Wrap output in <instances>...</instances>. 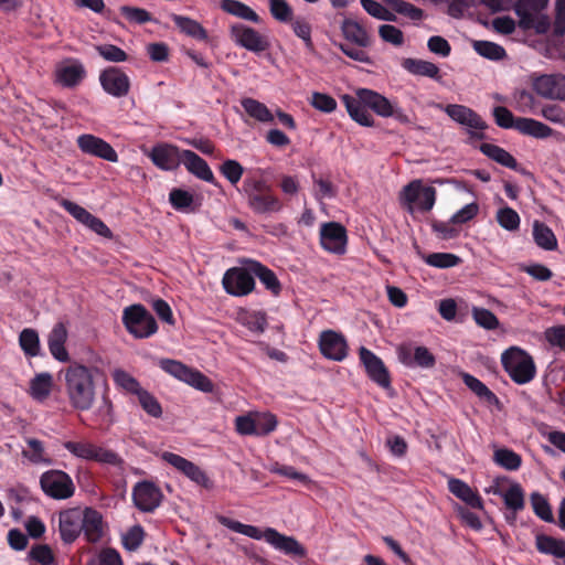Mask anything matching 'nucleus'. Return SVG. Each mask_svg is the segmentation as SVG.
Returning a JSON list of instances; mask_svg holds the SVG:
<instances>
[{
	"label": "nucleus",
	"instance_id": "a211bd4d",
	"mask_svg": "<svg viewBox=\"0 0 565 565\" xmlns=\"http://www.w3.org/2000/svg\"><path fill=\"white\" fill-rule=\"evenodd\" d=\"M60 205L68 212L77 222L105 238H111L110 228L97 216L89 213L86 209L75 202L63 199Z\"/></svg>",
	"mask_w": 565,
	"mask_h": 565
},
{
	"label": "nucleus",
	"instance_id": "7c9ffc66",
	"mask_svg": "<svg viewBox=\"0 0 565 565\" xmlns=\"http://www.w3.org/2000/svg\"><path fill=\"white\" fill-rule=\"evenodd\" d=\"M448 490L469 507L478 510L483 509L481 497L465 481L450 478L448 480Z\"/></svg>",
	"mask_w": 565,
	"mask_h": 565
},
{
	"label": "nucleus",
	"instance_id": "f704fd0d",
	"mask_svg": "<svg viewBox=\"0 0 565 565\" xmlns=\"http://www.w3.org/2000/svg\"><path fill=\"white\" fill-rule=\"evenodd\" d=\"M53 376L47 372L36 374L30 381L29 394L36 402H44L51 395Z\"/></svg>",
	"mask_w": 565,
	"mask_h": 565
},
{
	"label": "nucleus",
	"instance_id": "39448f33",
	"mask_svg": "<svg viewBox=\"0 0 565 565\" xmlns=\"http://www.w3.org/2000/svg\"><path fill=\"white\" fill-rule=\"evenodd\" d=\"M495 124L503 129H515L520 134L536 139H546L553 136L554 130L547 125L527 117H514L507 107L497 106L493 108Z\"/></svg>",
	"mask_w": 565,
	"mask_h": 565
},
{
	"label": "nucleus",
	"instance_id": "864d4df0",
	"mask_svg": "<svg viewBox=\"0 0 565 565\" xmlns=\"http://www.w3.org/2000/svg\"><path fill=\"white\" fill-rule=\"evenodd\" d=\"M497 222L501 227L509 232L518 231L520 227V216L512 207L505 206L497 212Z\"/></svg>",
	"mask_w": 565,
	"mask_h": 565
},
{
	"label": "nucleus",
	"instance_id": "cd10ccee",
	"mask_svg": "<svg viewBox=\"0 0 565 565\" xmlns=\"http://www.w3.org/2000/svg\"><path fill=\"white\" fill-rule=\"evenodd\" d=\"M68 338L67 328L63 322L54 324L47 335V347L52 356L60 362H67L70 354L65 348Z\"/></svg>",
	"mask_w": 565,
	"mask_h": 565
},
{
	"label": "nucleus",
	"instance_id": "338daca9",
	"mask_svg": "<svg viewBox=\"0 0 565 565\" xmlns=\"http://www.w3.org/2000/svg\"><path fill=\"white\" fill-rule=\"evenodd\" d=\"M143 537V529L140 525H135L122 535V544L128 551H136L142 544Z\"/></svg>",
	"mask_w": 565,
	"mask_h": 565
},
{
	"label": "nucleus",
	"instance_id": "4c0bfd02",
	"mask_svg": "<svg viewBox=\"0 0 565 565\" xmlns=\"http://www.w3.org/2000/svg\"><path fill=\"white\" fill-rule=\"evenodd\" d=\"M171 20L174 22L178 29L188 36L200 41L207 40L206 30L198 21L180 14H171Z\"/></svg>",
	"mask_w": 565,
	"mask_h": 565
},
{
	"label": "nucleus",
	"instance_id": "c9c22d12",
	"mask_svg": "<svg viewBox=\"0 0 565 565\" xmlns=\"http://www.w3.org/2000/svg\"><path fill=\"white\" fill-rule=\"evenodd\" d=\"M403 67L413 75L425 76L436 81L440 79L439 67L429 61L405 58Z\"/></svg>",
	"mask_w": 565,
	"mask_h": 565
},
{
	"label": "nucleus",
	"instance_id": "f257e3e1",
	"mask_svg": "<svg viewBox=\"0 0 565 565\" xmlns=\"http://www.w3.org/2000/svg\"><path fill=\"white\" fill-rule=\"evenodd\" d=\"M105 381V372L98 365L71 363L64 370L65 393L70 405L79 412L89 411L96 402V381Z\"/></svg>",
	"mask_w": 565,
	"mask_h": 565
},
{
	"label": "nucleus",
	"instance_id": "72a5a7b5",
	"mask_svg": "<svg viewBox=\"0 0 565 565\" xmlns=\"http://www.w3.org/2000/svg\"><path fill=\"white\" fill-rule=\"evenodd\" d=\"M341 31L343 36L356 46L367 47L371 45V38L367 31L354 20L345 19L342 22Z\"/></svg>",
	"mask_w": 565,
	"mask_h": 565
},
{
	"label": "nucleus",
	"instance_id": "dca6fc26",
	"mask_svg": "<svg viewBox=\"0 0 565 565\" xmlns=\"http://www.w3.org/2000/svg\"><path fill=\"white\" fill-rule=\"evenodd\" d=\"M532 87L543 98L552 100H565V75L543 74L532 75Z\"/></svg>",
	"mask_w": 565,
	"mask_h": 565
},
{
	"label": "nucleus",
	"instance_id": "393cba45",
	"mask_svg": "<svg viewBox=\"0 0 565 565\" xmlns=\"http://www.w3.org/2000/svg\"><path fill=\"white\" fill-rule=\"evenodd\" d=\"M58 527L64 543H73L83 529V513L81 509H68L60 513Z\"/></svg>",
	"mask_w": 565,
	"mask_h": 565
},
{
	"label": "nucleus",
	"instance_id": "09e8293b",
	"mask_svg": "<svg viewBox=\"0 0 565 565\" xmlns=\"http://www.w3.org/2000/svg\"><path fill=\"white\" fill-rule=\"evenodd\" d=\"M28 449L22 451L24 458L29 459L32 463H45L50 465L51 459L45 452L44 445L41 440L35 438L26 439Z\"/></svg>",
	"mask_w": 565,
	"mask_h": 565
},
{
	"label": "nucleus",
	"instance_id": "8fccbe9b",
	"mask_svg": "<svg viewBox=\"0 0 565 565\" xmlns=\"http://www.w3.org/2000/svg\"><path fill=\"white\" fill-rule=\"evenodd\" d=\"M113 380L115 385L126 393L137 395L142 390L137 379L122 369H115L113 371Z\"/></svg>",
	"mask_w": 565,
	"mask_h": 565
},
{
	"label": "nucleus",
	"instance_id": "2eb2a0df",
	"mask_svg": "<svg viewBox=\"0 0 565 565\" xmlns=\"http://www.w3.org/2000/svg\"><path fill=\"white\" fill-rule=\"evenodd\" d=\"M222 285L228 295L244 297L254 290L255 280L249 267H232L225 271Z\"/></svg>",
	"mask_w": 565,
	"mask_h": 565
},
{
	"label": "nucleus",
	"instance_id": "79ce46f5",
	"mask_svg": "<svg viewBox=\"0 0 565 565\" xmlns=\"http://www.w3.org/2000/svg\"><path fill=\"white\" fill-rule=\"evenodd\" d=\"M19 345L28 358L40 355L41 342L38 331L32 328L23 329L19 334Z\"/></svg>",
	"mask_w": 565,
	"mask_h": 565
},
{
	"label": "nucleus",
	"instance_id": "e2e57ef3",
	"mask_svg": "<svg viewBox=\"0 0 565 565\" xmlns=\"http://www.w3.org/2000/svg\"><path fill=\"white\" fill-rule=\"evenodd\" d=\"M472 317L478 326L487 330H493L499 326L498 318L488 309L475 307Z\"/></svg>",
	"mask_w": 565,
	"mask_h": 565
},
{
	"label": "nucleus",
	"instance_id": "ddd939ff",
	"mask_svg": "<svg viewBox=\"0 0 565 565\" xmlns=\"http://www.w3.org/2000/svg\"><path fill=\"white\" fill-rule=\"evenodd\" d=\"M40 486L43 492L55 500H65L75 492L72 478L62 470H49L41 475Z\"/></svg>",
	"mask_w": 565,
	"mask_h": 565
},
{
	"label": "nucleus",
	"instance_id": "69168bd1",
	"mask_svg": "<svg viewBox=\"0 0 565 565\" xmlns=\"http://www.w3.org/2000/svg\"><path fill=\"white\" fill-rule=\"evenodd\" d=\"M96 51L103 58L114 63L125 62L128 58L126 52L114 44L97 45Z\"/></svg>",
	"mask_w": 565,
	"mask_h": 565
},
{
	"label": "nucleus",
	"instance_id": "5fc2aeb1",
	"mask_svg": "<svg viewBox=\"0 0 565 565\" xmlns=\"http://www.w3.org/2000/svg\"><path fill=\"white\" fill-rule=\"evenodd\" d=\"M424 260L427 265L437 268H450L460 263V258L451 253H431Z\"/></svg>",
	"mask_w": 565,
	"mask_h": 565
},
{
	"label": "nucleus",
	"instance_id": "ea45409f",
	"mask_svg": "<svg viewBox=\"0 0 565 565\" xmlns=\"http://www.w3.org/2000/svg\"><path fill=\"white\" fill-rule=\"evenodd\" d=\"M533 238L535 244L545 250H555L558 246L554 232L544 223H533Z\"/></svg>",
	"mask_w": 565,
	"mask_h": 565
},
{
	"label": "nucleus",
	"instance_id": "13d9d810",
	"mask_svg": "<svg viewBox=\"0 0 565 565\" xmlns=\"http://www.w3.org/2000/svg\"><path fill=\"white\" fill-rule=\"evenodd\" d=\"M269 471L271 473L280 475L286 478L297 480L306 486H309L312 483L309 476L297 471L292 466L279 465L278 462H276L269 467Z\"/></svg>",
	"mask_w": 565,
	"mask_h": 565
},
{
	"label": "nucleus",
	"instance_id": "f03ea898",
	"mask_svg": "<svg viewBox=\"0 0 565 565\" xmlns=\"http://www.w3.org/2000/svg\"><path fill=\"white\" fill-rule=\"evenodd\" d=\"M341 102L350 117L361 126L371 127L374 124L367 108L381 117H399V113L385 96L369 88H358L353 95L344 94L341 96Z\"/></svg>",
	"mask_w": 565,
	"mask_h": 565
},
{
	"label": "nucleus",
	"instance_id": "7ed1b4c3",
	"mask_svg": "<svg viewBox=\"0 0 565 565\" xmlns=\"http://www.w3.org/2000/svg\"><path fill=\"white\" fill-rule=\"evenodd\" d=\"M216 519L222 525L236 533L254 540H265L271 547L285 555L300 558L307 555L303 545L294 536L281 534L274 527H266L264 531H260L257 526L244 524L224 515H217Z\"/></svg>",
	"mask_w": 565,
	"mask_h": 565
},
{
	"label": "nucleus",
	"instance_id": "9d476101",
	"mask_svg": "<svg viewBox=\"0 0 565 565\" xmlns=\"http://www.w3.org/2000/svg\"><path fill=\"white\" fill-rule=\"evenodd\" d=\"M158 364L171 376L189 384L199 391L205 393L213 391V383L207 376L198 370L189 367L180 361L172 359H161Z\"/></svg>",
	"mask_w": 565,
	"mask_h": 565
},
{
	"label": "nucleus",
	"instance_id": "4be33fe9",
	"mask_svg": "<svg viewBox=\"0 0 565 565\" xmlns=\"http://www.w3.org/2000/svg\"><path fill=\"white\" fill-rule=\"evenodd\" d=\"M359 355L369 377L381 387H390L391 379L383 361L365 347L360 348Z\"/></svg>",
	"mask_w": 565,
	"mask_h": 565
},
{
	"label": "nucleus",
	"instance_id": "4468645a",
	"mask_svg": "<svg viewBox=\"0 0 565 565\" xmlns=\"http://www.w3.org/2000/svg\"><path fill=\"white\" fill-rule=\"evenodd\" d=\"M230 35L236 45L256 54L270 47V42L266 35L243 23L232 24Z\"/></svg>",
	"mask_w": 565,
	"mask_h": 565
},
{
	"label": "nucleus",
	"instance_id": "e433bc0d",
	"mask_svg": "<svg viewBox=\"0 0 565 565\" xmlns=\"http://www.w3.org/2000/svg\"><path fill=\"white\" fill-rule=\"evenodd\" d=\"M220 8L236 18L242 20L250 21L254 23H259V15L247 4L238 1V0H221Z\"/></svg>",
	"mask_w": 565,
	"mask_h": 565
},
{
	"label": "nucleus",
	"instance_id": "0e129e2a",
	"mask_svg": "<svg viewBox=\"0 0 565 565\" xmlns=\"http://www.w3.org/2000/svg\"><path fill=\"white\" fill-rule=\"evenodd\" d=\"M171 205L178 211H188L193 204V195L181 189H173L169 194Z\"/></svg>",
	"mask_w": 565,
	"mask_h": 565
},
{
	"label": "nucleus",
	"instance_id": "f3484780",
	"mask_svg": "<svg viewBox=\"0 0 565 565\" xmlns=\"http://www.w3.org/2000/svg\"><path fill=\"white\" fill-rule=\"evenodd\" d=\"M99 83L104 92L115 98L126 97L131 87L130 77L116 66H109L102 71Z\"/></svg>",
	"mask_w": 565,
	"mask_h": 565
},
{
	"label": "nucleus",
	"instance_id": "37998d69",
	"mask_svg": "<svg viewBox=\"0 0 565 565\" xmlns=\"http://www.w3.org/2000/svg\"><path fill=\"white\" fill-rule=\"evenodd\" d=\"M241 105L248 116L260 122H273L274 115L268 107L257 99L246 97L241 100Z\"/></svg>",
	"mask_w": 565,
	"mask_h": 565
},
{
	"label": "nucleus",
	"instance_id": "052dcab7",
	"mask_svg": "<svg viewBox=\"0 0 565 565\" xmlns=\"http://www.w3.org/2000/svg\"><path fill=\"white\" fill-rule=\"evenodd\" d=\"M531 503L535 514L545 522H553V513L547 500L537 492L531 494Z\"/></svg>",
	"mask_w": 565,
	"mask_h": 565
},
{
	"label": "nucleus",
	"instance_id": "c03bdc74",
	"mask_svg": "<svg viewBox=\"0 0 565 565\" xmlns=\"http://www.w3.org/2000/svg\"><path fill=\"white\" fill-rule=\"evenodd\" d=\"M237 321L257 334L263 333L267 328L266 313L263 311H242L238 313Z\"/></svg>",
	"mask_w": 565,
	"mask_h": 565
},
{
	"label": "nucleus",
	"instance_id": "c756f323",
	"mask_svg": "<svg viewBox=\"0 0 565 565\" xmlns=\"http://www.w3.org/2000/svg\"><path fill=\"white\" fill-rule=\"evenodd\" d=\"M181 163H183L186 170L196 178L205 182L216 184L214 174L207 162L195 152L191 150H183Z\"/></svg>",
	"mask_w": 565,
	"mask_h": 565
},
{
	"label": "nucleus",
	"instance_id": "de8ad7c7",
	"mask_svg": "<svg viewBox=\"0 0 565 565\" xmlns=\"http://www.w3.org/2000/svg\"><path fill=\"white\" fill-rule=\"evenodd\" d=\"M493 461L509 471H515L522 465L521 456L509 448L495 449L493 454Z\"/></svg>",
	"mask_w": 565,
	"mask_h": 565
},
{
	"label": "nucleus",
	"instance_id": "b1692460",
	"mask_svg": "<svg viewBox=\"0 0 565 565\" xmlns=\"http://www.w3.org/2000/svg\"><path fill=\"white\" fill-rule=\"evenodd\" d=\"M182 156L183 150L170 143H159L149 153L152 163L164 171L175 170L181 164Z\"/></svg>",
	"mask_w": 565,
	"mask_h": 565
},
{
	"label": "nucleus",
	"instance_id": "aec40b11",
	"mask_svg": "<svg viewBox=\"0 0 565 565\" xmlns=\"http://www.w3.org/2000/svg\"><path fill=\"white\" fill-rule=\"evenodd\" d=\"M319 349L324 358L332 361H343L348 355L345 338L333 330H326L320 333Z\"/></svg>",
	"mask_w": 565,
	"mask_h": 565
},
{
	"label": "nucleus",
	"instance_id": "6e6d98bb",
	"mask_svg": "<svg viewBox=\"0 0 565 565\" xmlns=\"http://www.w3.org/2000/svg\"><path fill=\"white\" fill-rule=\"evenodd\" d=\"M220 172L233 185H236L243 177V166L233 159L225 160L221 167Z\"/></svg>",
	"mask_w": 565,
	"mask_h": 565
},
{
	"label": "nucleus",
	"instance_id": "58836bf2",
	"mask_svg": "<svg viewBox=\"0 0 565 565\" xmlns=\"http://www.w3.org/2000/svg\"><path fill=\"white\" fill-rule=\"evenodd\" d=\"M536 550L546 555L557 558L565 557V541L555 539L546 534H537L535 536Z\"/></svg>",
	"mask_w": 565,
	"mask_h": 565
},
{
	"label": "nucleus",
	"instance_id": "1a4fd4ad",
	"mask_svg": "<svg viewBox=\"0 0 565 565\" xmlns=\"http://www.w3.org/2000/svg\"><path fill=\"white\" fill-rule=\"evenodd\" d=\"M158 364L171 376L189 384L199 391L205 393L213 391V383L207 376L198 370L189 367L180 361L172 359H161Z\"/></svg>",
	"mask_w": 565,
	"mask_h": 565
},
{
	"label": "nucleus",
	"instance_id": "774afa93",
	"mask_svg": "<svg viewBox=\"0 0 565 565\" xmlns=\"http://www.w3.org/2000/svg\"><path fill=\"white\" fill-rule=\"evenodd\" d=\"M379 34L384 42L391 43L395 46H401L404 43L403 32L392 24H383L379 28Z\"/></svg>",
	"mask_w": 565,
	"mask_h": 565
},
{
	"label": "nucleus",
	"instance_id": "a878e982",
	"mask_svg": "<svg viewBox=\"0 0 565 565\" xmlns=\"http://www.w3.org/2000/svg\"><path fill=\"white\" fill-rule=\"evenodd\" d=\"M162 459L174 467L178 471L188 477L191 481L206 487L209 483V478L205 472L196 466L194 462L185 459L184 457L166 451L162 454Z\"/></svg>",
	"mask_w": 565,
	"mask_h": 565
},
{
	"label": "nucleus",
	"instance_id": "680f3d73",
	"mask_svg": "<svg viewBox=\"0 0 565 565\" xmlns=\"http://www.w3.org/2000/svg\"><path fill=\"white\" fill-rule=\"evenodd\" d=\"M462 381L476 395L486 401L495 398V395L477 377L462 373Z\"/></svg>",
	"mask_w": 565,
	"mask_h": 565
},
{
	"label": "nucleus",
	"instance_id": "6e6552de",
	"mask_svg": "<svg viewBox=\"0 0 565 565\" xmlns=\"http://www.w3.org/2000/svg\"><path fill=\"white\" fill-rule=\"evenodd\" d=\"M122 323L127 331L138 339L149 338L158 330L156 319L140 303L131 305L124 309Z\"/></svg>",
	"mask_w": 565,
	"mask_h": 565
},
{
	"label": "nucleus",
	"instance_id": "412c9836",
	"mask_svg": "<svg viewBox=\"0 0 565 565\" xmlns=\"http://www.w3.org/2000/svg\"><path fill=\"white\" fill-rule=\"evenodd\" d=\"M77 147L82 152L104 159L109 162H117L116 150L104 139L90 134H84L77 138Z\"/></svg>",
	"mask_w": 565,
	"mask_h": 565
},
{
	"label": "nucleus",
	"instance_id": "473e14b6",
	"mask_svg": "<svg viewBox=\"0 0 565 565\" xmlns=\"http://www.w3.org/2000/svg\"><path fill=\"white\" fill-rule=\"evenodd\" d=\"M247 264H249L253 277L256 276L267 290H269L274 296H278L280 294V281L271 269L256 260H248Z\"/></svg>",
	"mask_w": 565,
	"mask_h": 565
},
{
	"label": "nucleus",
	"instance_id": "603ef678",
	"mask_svg": "<svg viewBox=\"0 0 565 565\" xmlns=\"http://www.w3.org/2000/svg\"><path fill=\"white\" fill-rule=\"evenodd\" d=\"M473 50L492 61H500L505 56V50L501 45L489 41H475Z\"/></svg>",
	"mask_w": 565,
	"mask_h": 565
},
{
	"label": "nucleus",
	"instance_id": "0eeeda50",
	"mask_svg": "<svg viewBox=\"0 0 565 565\" xmlns=\"http://www.w3.org/2000/svg\"><path fill=\"white\" fill-rule=\"evenodd\" d=\"M63 447L74 457L83 460L96 461L115 467H120L124 463V460L118 454L89 440H67L63 443Z\"/></svg>",
	"mask_w": 565,
	"mask_h": 565
},
{
	"label": "nucleus",
	"instance_id": "a18cd8bd",
	"mask_svg": "<svg viewBox=\"0 0 565 565\" xmlns=\"http://www.w3.org/2000/svg\"><path fill=\"white\" fill-rule=\"evenodd\" d=\"M511 105L520 113L535 114L537 100L535 96L526 89H515L511 95Z\"/></svg>",
	"mask_w": 565,
	"mask_h": 565
},
{
	"label": "nucleus",
	"instance_id": "49530a36",
	"mask_svg": "<svg viewBox=\"0 0 565 565\" xmlns=\"http://www.w3.org/2000/svg\"><path fill=\"white\" fill-rule=\"evenodd\" d=\"M253 422H255V436H267L273 433L278 425L277 417L269 412H252Z\"/></svg>",
	"mask_w": 565,
	"mask_h": 565
},
{
	"label": "nucleus",
	"instance_id": "4d7b16f0",
	"mask_svg": "<svg viewBox=\"0 0 565 565\" xmlns=\"http://www.w3.org/2000/svg\"><path fill=\"white\" fill-rule=\"evenodd\" d=\"M362 8L373 18L383 21H395L396 17L383 4L375 0H361Z\"/></svg>",
	"mask_w": 565,
	"mask_h": 565
},
{
	"label": "nucleus",
	"instance_id": "3c124183",
	"mask_svg": "<svg viewBox=\"0 0 565 565\" xmlns=\"http://www.w3.org/2000/svg\"><path fill=\"white\" fill-rule=\"evenodd\" d=\"M508 509L518 512L524 508V492L522 487L516 483H510L502 497Z\"/></svg>",
	"mask_w": 565,
	"mask_h": 565
},
{
	"label": "nucleus",
	"instance_id": "a19ab883",
	"mask_svg": "<svg viewBox=\"0 0 565 565\" xmlns=\"http://www.w3.org/2000/svg\"><path fill=\"white\" fill-rule=\"evenodd\" d=\"M480 150L488 158L498 162L499 164L515 170L518 167V162L515 158L504 150L503 148L493 145V143H482L480 146Z\"/></svg>",
	"mask_w": 565,
	"mask_h": 565
},
{
	"label": "nucleus",
	"instance_id": "423d86ee",
	"mask_svg": "<svg viewBox=\"0 0 565 565\" xmlns=\"http://www.w3.org/2000/svg\"><path fill=\"white\" fill-rule=\"evenodd\" d=\"M550 0H518L514 10L519 17V25L523 30H534L539 34L546 33L551 20L546 13Z\"/></svg>",
	"mask_w": 565,
	"mask_h": 565
},
{
	"label": "nucleus",
	"instance_id": "bf43d9fd",
	"mask_svg": "<svg viewBox=\"0 0 565 565\" xmlns=\"http://www.w3.org/2000/svg\"><path fill=\"white\" fill-rule=\"evenodd\" d=\"M138 401L146 413H148L152 417H160L162 414L161 405L158 399L151 395L148 391L141 390L137 394Z\"/></svg>",
	"mask_w": 565,
	"mask_h": 565
},
{
	"label": "nucleus",
	"instance_id": "20e7f679",
	"mask_svg": "<svg viewBox=\"0 0 565 565\" xmlns=\"http://www.w3.org/2000/svg\"><path fill=\"white\" fill-rule=\"evenodd\" d=\"M501 363L510 379L519 384L530 383L536 375L533 358L520 347H510L501 354Z\"/></svg>",
	"mask_w": 565,
	"mask_h": 565
},
{
	"label": "nucleus",
	"instance_id": "2f4dec72",
	"mask_svg": "<svg viewBox=\"0 0 565 565\" xmlns=\"http://www.w3.org/2000/svg\"><path fill=\"white\" fill-rule=\"evenodd\" d=\"M83 513V529L84 535L87 541L95 543L98 542L104 533V523L102 514L92 509L86 508Z\"/></svg>",
	"mask_w": 565,
	"mask_h": 565
},
{
	"label": "nucleus",
	"instance_id": "c85d7f7f",
	"mask_svg": "<svg viewBox=\"0 0 565 565\" xmlns=\"http://www.w3.org/2000/svg\"><path fill=\"white\" fill-rule=\"evenodd\" d=\"M247 205L256 214L278 213L282 210V202L270 190L247 199Z\"/></svg>",
	"mask_w": 565,
	"mask_h": 565
},
{
	"label": "nucleus",
	"instance_id": "9b49d317",
	"mask_svg": "<svg viewBox=\"0 0 565 565\" xmlns=\"http://www.w3.org/2000/svg\"><path fill=\"white\" fill-rule=\"evenodd\" d=\"M436 108L445 111L457 124L465 126L472 139H483L482 131L487 128V124L473 109L460 104L446 106L436 104Z\"/></svg>",
	"mask_w": 565,
	"mask_h": 565
},
{
	"label": "nucleus",
	"instance_id": "6ab92c4d",
	"mask_svg": "<svg viewBox=\"0 0 565 565\" xmlns=\"http://www.w3.org/2000/svg\"><path fill=\"white\" fill-rule=\"evenodd\" d=\"M162 497L161 490L150 481L138 482L132 489L134 503L142 512H153Z\"/></svg>",
	"mask_w": 565,
	"mask_h": 565
},
{
	"label": "nucleus",
	"instance_id": "bb28decb",
	"mask_svg": "<svg viewBox=\"0 0 565 565\" xmlns=\"http://www.w3.org/2000/svg\"><path fill=\"white\" fill-rule=\"evenodd\" d=\"M83 64L76 60H66L56 65L55 82L63 87H74L85 77Z\"/></svg>",
	"mask_w": 565,
	"mask_h": 565
},
{
	"label": "nucleus",
	"instance_id": "f8f14e48",
	"mask_svg": "<svg viewBox=\"0 0 565 565\" xmlns=\"http://www.w3.org/2000/svg\"><path fill=\"white\" fill-rule=\"evenodd\" d=\"M436 201V189L423 185L422 181L415 180L404 186L401 193V202L409 212L419 210L428 212Z\"/></svg>",
	"mask_w": 565,
	"mask_h": 565
},
{
	"label": "nucleus",
	"instance_id": "5701e85b",
	"mask_svg": "<svg viewBox=\"0 0 565 565\" xmlns=\"http://www.w3.org/2000/svg\"><path fill=\"white\" fill-rule=\"evenodd\" d=\"M321 246L333 254H343L347 246V231L337 222L324 223L320 230Z\"/></svg>",
	"mask_w": 565,
	"mask_h": 565
}]
</instances>
